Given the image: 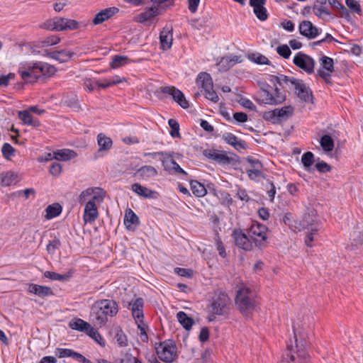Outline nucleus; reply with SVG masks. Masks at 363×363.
<instances>
[{
  "label": "nucleus",
  "instance_id": "obj_63",
  "mask_svg": "<svg viewBox=\"0 0 363 363\" xmlns=\"http://www.w3.org/2000/svg\"><path fill=\"white\" fill-rule=\"evenodd\" d=\"M216 249H217V250L218 252L219 255L222 258H225L227 256V253L225 252V249L224 245H223L222 240L220 239L219 237H218L216 239Z\"/></svg>",
  "mask_w": 363,
  "mask_h": 363
},
{
  "label": "nucleus",
  "instance_id": "obj_11",
  "mask_svg": "<svg viewBox=\"0 0 363 363\" xmlns=\"http://www.w3.org/2000/svg\"><path fill=\"white\" fill-rule=\"evenodd\" d=\"M316 211L312 208H308L307 211L304 213L301 218L296 220L295 228L301 231L310 226L315 225L316 222Z\"/></svg>",
  "mask_w": 363,
  "mask_h": 363
},
{
  "label": "nucleus",
  "instance_id": "obj_45",
  "mask_svg": "<svg viewBox=\"0 0 363 363\" xmlns=\"http://www.w3.org/2000/svg\"><path fill=\"white\" fill-rule=\"evenodd\" d=\"M253 12L256 17L261 21H264L268 18V13L264 5L253 8Z\"/></svg>",
  "mask_w": 363,
  "mask_h": 363
},
{
  "label": "nucleus",
  "instance_id": "obj_12",
  "mask_svg": "<svg viewBox=\"0 0 363 363\" xmlns=\"http://www.w3.org/2000/svg\"><path fill=\"white\" fill-rule=\"evenodd\" d=\"M232 237L236 246L243 249L246 251H250L252 249V242L245 233L240 229H234L232 233Z\"/></svg>",
  "mask_w": 363,
  "mask_h": 363
},
{
  "label": "nucleus",
  "instance_id": "obj_37",
  "mask_svg": "<svg viewBox=\"0 0 363 363\" xmlns=\"http://www.w3.org/2000/svg\"><path fill=\"white\" fill-rule=\"evenodd\" d=\"M320 62L321 67L319 69H323L326 72H333L335 71L334 69V62L333 59L331 57H329L328 56L323 55L320 58Z\"/></svg>",
  "mask_w": 363,
  "mask_h": 363
},
{
  "label": "nucleus",
  "instance_id": "obj_18",
  "mask_svg": "<svg viewBox=\"0 0 363 363\" xmlns=\"http://www.w3.org/2000/svg\"><path fill=\"white\" fill-rule=\"evenodd\" d=\"M118 11L119 9L114 6L103 9L95 15L94 18L92 19V23L95 26L99 25L111 18Z\"/></svg>",
  "mask_w": 363,
  "mask_h": 363
},
{
  "label": "nucleus",
  "instance_id": "obj_14",
  "mask_svg": "<svg viewBox=\"0 0 363 363\" xmlns=\"http://www.w3.org/2000/svg\"><path fill=\"white\" fill-rule=\"evenodd\" d=\"M280 363H308V356L303 350H298L294 354L287 352L283 356Z\"/></svg>",
  "mask_w": 363,
  "mask_h": 363
},
{
  "label": "nucleus",
  "instance_id": "obj_19",
  "mask_svg": "<svg viewBox=\"0 0 363 363\" xmlns=\"http://www.w3.org/2000/svg\"><path fill=\"white\" fill-rule=\"evenodd\" d=\"M27 291L29 294H35L40 298L52 296L53 291L52 289L46 286H40L35 284H29Z\"/></svg>",
  "mask_w": 363,
  "mask_h": 363
},
{
  "label": "nucleus",
  "instance_id": "obj_61",
  "mask_svg": "<svg viewBox=\"0 0 363 363\" xmlns=\"http://www.w3.org/2000/svg\"><path fill=\"white\" fill-rule=\"evenodd\" d=\"M204 92L205 97L211 101L213 103H217L219 100V97L216 92L213 90V88H211V89H208Z\"/></svg>",
  "mask_w": 363,
  "mask_h": 363
},
{
  "label": "nucleus",
  "instance_id": "obj_52",
  "mask_svg": "<svg viewBox=\"0 0 363 363\" xmlns=\"http://www.w3.org/2000/svg\"><path fill=\"white\" fill-rule=\"evenodd\" d=\"M60 42V38L56 35H52L46 37L43 41H41L42 46H50L54 45Z\"/></svg>",
  "mask_w": 363,
  "mask_h": 363
},
{
  "label": "nucleus",
  "instance_id": "obj_24",
  "mask_svg": "<svg viewBox=\"0 0 363 363\" xmlns=\"http://www.w3.org/2000/svg\"><path fill=\"white\" fill-rule=\"evenodd\" d=\"M196 84L203 91L213 88L212 77L207 72H200L198 74L196 77Z\"/></svg>",
  "mask_w": 363,
  "mask_h": 363
},
{
  "label": "nucleus",
  "instance_id": "obj_47",
  "mask_svg": "<svg viewBox=\"0 0 363 363\" xmlns=\"http://www.w3.org/2000/svg\"><path fill=\"white\" fill-rule=\"evenodd\" d=\"M60 246H61V242L60 240V238L55 237L47 245L46 250L49 254L53 255V254H55V250L59 249L60 247Z\"/></svg>",
  "mask_w": 363,
  "mask_h": 363
},
{
  "label": "nucleus",
  "instance_id": "obj_31",
  "mask_svg": "<svg viewBox=\"0 0 363 363\" xmlns=\"http://www.w3.org/2000/svg\"><path fill=\"white\" fill-rule=\"evenodd\" d=\"M53 157L57 160L67 161L72 158H74L77 154L74 151L69 149L59 150L53 152Z\"/></svg>",
  "mask_w": 363,
  "mask_h": 363
},
{
  "label": "nucleus",
  "instance_id": "obj_2",
  "mask_svg": "<svg viewBox=\"0 0 363 363\" xmlns=\"http://www.w3.org/2000/svg\"><path fill=\"white\" fill-rule=\"evenodd\" d=\"M235 303L239 311L246 318L250 316L257 306L253 291L247 286H241L237 291Z\"/></svg>",
  "mask_w": 363,
  "mask_h": 363
},
{
  "label": "nucleus",
  "instance_id": "obj_58",
  "mask_svg": "<svg viewBox=\"0 0 363 363\" xmlns=\"http://www.w3.org/2000/svg\"><path fill=\"white\" fill-rule=\"evenodd\" d=\"M18 118L22 121L23 124L28 125L31 123L33 116L28 111H20L18 112Z\"/></svg>",
  "mask_w": 363,
  "mask_h": 363
},
{
  "label": "nucleus",
  "instance_id": "obj_44",
  "mask_svg": "<svg viewBox=\"0 0 363 363\" xmlns=\"http://www.w3.org/2000/svg\"><path fill=\"white\" fill-rule=\"evenodd\" d=\"M314 14L319 18L323 19V16H331L330 11L325 7V6H318L314 4L313 6Z\"/></svg>",
  "mask_w": 363,
  "mask_h": 363
},
{
  "label": "nucleus",
  "instance_id": "obj_32",
  "mask_svg": "<svg viewBox=\"0 0 363 363\" xmlns=\"http://www.w3.org/2000/svg\"><path fill=\"white\" fill-rule=\"evenodd\" d=\"M97 143L99 146V151L108 150L112 146V140L103 133L97 135Z\"/></svg>",
  "mask_w": 363,
  "mask_h": 363
},
{
  "label": "nucleus",
  "instance_id": "obj_43",
  "mask_svg": "<svg viewBox=\"0 0 363 363\" xmlns=\"http://www.w3.org/2000/svg\"><path fill=\"white\" fill-rule=\"evenodd\" d=\"M262 117L265 121L271 122L272 123L274 124L280 123L276 109L269 111H264V113H262Z\"/></svg>",
  "mask_w": 363,
  "mask_h": 363
},
{
  "label": "nucleus",
  "instance_id": "obj_46",
  "mask_svg": "<svg viewBox=\"0 0 363 363\" xmlns=\"http://www.w3.org/2000/svg\"><path fill=\"white\" fill-rule=\"evenodd\" d=\"M89 337L94 339L96 342H98L101 345H105V342L100 335V333L94 328L91 325H90L89 328L86 333Z\"/></svg>",
  "mask_w": 363,
  "mask_h": 363
},
{
  "label": "nucleus",
  "instance_id": "obj_5",
  "mask_svg": "<svg viewBox=\"0 0 363 363\" xmlns=\"http://www.w3.org/2000/svg\"><path fill=\"white\" fill-rule=\"evenodd\" d=\"M269 85L267 84H263L261 87L260 96L264 104L277 105L283 103L286 100V94L281 92L277 87L274 89V94H272L269 91Z\"/></svg>",
  "mask_w": 363,
  "mask_h": 363
},
{
  "label": "nucleus",
  "instance_id": "obj_62",
  "mask_svg": "<svg viewBox=\"0 0 363 363\" xmlns=\"http://www.w3.org/2000/svg\"><path fill=\"white\" fill-rule=\"evenodd\" d=\"M72 350L67 348H57L55 354L59 358L70 357L72 356Z\"/></svg>",
  "mask_w": 363,
  "mask_h": 363
},
{
  "label": "nucleus",
  "instance_id": "obj_51",
  "mask_svg": "<svg viewBox=\"0 0 363 363\" xmlns=\"http://www.w3.org/2000/svg\"><path fill=\"white\" fill-rule=\"evenodd\" d=\"M15 151L16 150L7 143H4L1 148L2 155L7 160L14 156Z\"/></svg>",
  "mask_w": 363,
  "mask_h": 363
},
{
  "label": "nucleus",
  "instance_id": "obj_39",
  "mask_svg": "<svg viewBox=\"0 0 363 363\" xmlns=\"http://www.w3.org/2000/svg\"><path fill=\"white\" fill-rule=\"evenodd\" d=\"M320 144L325 152H330L334 148V140L329 135H324L320 138Z\"/></svg>",
  "mask_w": 363,
  "mask_h": 363
},
{
  "label": "nucleus",
  "instance_id": "obj_15",
  "mask_svg": "<svg viewBox=\"0 0 363 363\" xmlns=\"http://www.w3.org/2000/svg\"><path fill=\"white\" fill-rule=\"evenodd\" d=\"M97 196H93L91 199L87 202L84 208L83 219L85 223H93L98 218V211L95 201Z\"/></svg>",
  "mask_w": 363,
  "mask_h": 363
},
{
  "label": "nucleus",
  "instance_id": "obj_59",
  "mask_svg": "<svg viewBox=\"0 0 363 363\" xmlns=\"http://www.w3.org/2000/svg\"><path fill=\"white\" fill-rule=\"evenodd\" d=\"M55 30L63 31L65 30L66 18L56 17L55 18Z\"/></svg>",
  "mask_w": 363,
  "mask_h": 363
},
{
  "label": "nucleus",
  "instance_id": "obj_64",
  "mask_svg": "<svg viewBox=\"0 0 363 363\" xmlns=\"http://www.w3.org/2000/svg\"><path fill=\"white\" fill-rule=\"evenodd\" d=\"M15 74L13 73H9L7 75L0 76V87H6L9 84L11 79H13Z\"/></svg>",
  "mask_w": 363,
  "mask_h": 363
},
{
  "label": "nucleus",
  "instance_id": "obj_33",
  "mask_svg": "<svg viewBox=\"0 0 363 363\" xmlns=\"http://www.w3.org/2000/svg\"><path fill=\"white\" fill-rule=\"evenodd\" d=\"M46 215L45 218L47 219H52L58 216L62 212V206L57 203H55L51 205H49L46 208Z\"/></svg>",
  "mask_w": 363,
  "mask_h": 363
},
{
  "label": "nucleus",
  "instance_id": "obj_4",
  "mask_svg": "<svg viewBox=\"0 0 363 363\" xmlns=\"http://www.w3.org/2000/svg\"><path fill=\"white\" fill-rule=\"evenodd\" d=\"M267 230V228L261 223H256L250 226L248 231L249 237L257 247L262 248L265 246Z\"/></svg>",
  "mask_w": 363,
  "mask_h": 363
},
{
  "label": "nucleus",
  "instance_id": "obj_49",
  "mask_svg": "<svg viewBox=\"0 0 363 363\" xmlns=\"http://www.w3.org/2000/svg\"><path fill=\"white\" fill-rule=\"evenodd\" d=\"M168 124L171 128L170 135L172 138H179V124L178 122L175 119L170 118L168 121Z\"/></svg>",
  "mask_w": 363,
  "mask_h": 363
},
{
  "label": "nucleus",
  "instance_id": "obj_28",
  "mask_svg": "<svg viewBox=\"0 0 363 363\" xmlns=\"http://www.w3.org/2000/svg\"><path fill=\"white\" fill-rule=\"evenodd\" d=\"M131 189L135 194L146 199L153 198V194H156L155 191H152L138 183L132 184Z\"/></svg>",
  "mask_w": 363,
  "mask_h": 363
},
{
  "label": "nucleus",
  "instance_id": "obj_60",
  "mask_svg": "<svg viewBox=\"0 0 363 363\" xmlns=\"http://www.w3.org/2000/svg\"><path fill=\"white\" fill-rule=\"evenodd\" d=\"M363 243V232L354 231L352 234V245L359 246Z\"/></svg>",
  "mask_w": 363,
  "mask_h": 363
},
{
  "label": "nucleus",
  "instance_id": "obj_57",
  "mask_svg": "<svg viewBox=\"0 0 363 363\" xmlns=\"http://www.w3.org/2000/svg\"><path fill=\"white\" fill-rule=\"evenodd\" d=\"M120 363H142L137 357L133 356L131 354L126 352L124 354L121 360Z\"/></svg>",
  "mask_w": 363,
  "mask_h": 363
},
{
  "label": "nucleus",
  "instance_id": "obj_48",
  "mask_svg": "<svg viewBox=\"0 0 363 363\" xmlns=\"http://www.w3.org/2000/svg\"><path fill=\"white\" fill-rule=\"evenodd\" d=\"M301 162L306 169H308L314 162V155L311 152H306L301 157Z\"/></svg>",
  "mask_w": 363,
  "mask_h": 363
},
{
  "label": "nucleus",
  "instance_id": "obj_30",
  "mask_svg": "<svg viewBox=\"0 0 363 363\" xmlns=\"http://www.w3.org/2000/svg\"><path fill=\"white\" fill-rule=\"evenodd\" d=\"M177 318L179 323L186 330H189L194 323V319L189 317L187 314L184 311L178 312L177 314Z\"/></svg>",
  "mask_w": 363,
  "mask_h": 363
},
{
  "label": "nucleus",
  "instance_id": "obj_6",
  "mask_svg": "<svg viewBox=\"0 0 363 363\" xmlns=\"http://www.w3.org/2000/svg\"><path fill=\"white\" fill-rule=\"evenodd\" d=\"M158 357L163 362H172L176 357V345L172 340L159 343L156 347Z\"/></svg>",
  "mask_w": 363,
  "mask_h": 363
},
{
  "label": "nucleus",
  "instance_id": "obj_10",
  "mask_svg": "<svg viewBox=\"0 0 363 363\" xmlns=\"http://www.w3.org/2000/svg\"><path fill=\"white\" fill-rule=\"evenodd\" d=\"M160 91L166 95L171 96L182 108H187L189 106L188 101L184 94L177 88L172 86L160 87Z\"/></svg>",
  "mask_w": 363,
  "mask_h": 363
},
{
  "label": "nucleus",
  "instance_id": "obj_55",
  "mask_svg": "<svg viewBox=\"0 0 363 363\" xmlns=\"http://www.w3.org/2000/svg\"><path fill=\"white\" fill-rule=\"evenodd\" d=\"M347 6L354 13L359 14L362 11L360 4L355 0H345Z\"/></svg>",
  "mask_w": 363,
  "mask_h": 363
},
{
  "label": "nucleus",
  "instance_id": "obj_9",
  "mask_svg": "<svg viewBox=\"0 0 363 363\" xmlns=\"http://www.w3.org/2000/svg\"><path fill=\"white\" fill-rule=\"evenodd\" d=\"M294 64L298 68L304 70L308 74H312L314 72L315 60L309 55L298 52L293 60Z\"/></svg>",
  "mask_w": 363,
  "mask_h": 363
},
{
  "label": "nucleus",
  "instance_id": "obj_27",
  "mask_svg": "<svg viewBox=\"0 0 363 363\" xmlns=\"http://www.w3.org/2000/svg\"><path fill=\"white\" fill-rule=\"evenodd\" d=\"M130 310L135 320L144 318L143 306L144 301L142 298H136L133 302L130 303Z\"/></svg>",
  "mask_w": 363,
  "mask_h": 363
},
{
  "label": "nucleus",
  "instance_id": "obj_34",
  "mask_svg": "<svg viewBox=\"0 0 363 363\" xmlns=\"http://www.w3.org/2000/svg\"><path fill=\"white\" fill-rule=\"evenodd\" d=\"M190 185L191 189L194 196L197 197H203L206 194L207 190L201 183L194 180L191 181Z\"/></svg>",
  "mask_w": 363,
  "mask_h": 363
},
{
  "label": "nucleus",
  "instance_id": "obj_20",
  "mask_svg": "<svg viewBox=\"0 0 363 363\" xmlns=\"http://www.w3.org/2000/svg\"><path fill=\"white\" fill-rule=\"evenodd\" d=\"M45 55L53 60H55L60 63L68 62L74 55L73 52H70L66 50H62L59 51H48L45 50Z\"/></svg>",
  "mask_w": 363,
  "mask_h": 363
},
{
  "label": "nucleus",
  "instance_id": "obj_42",
  "mask_svg": "<svg viewBox=\"0 0 363 363\" xmlns=\"http://www.w3.org/2000/svg\"><path fill=\"white\" fill-rule=\"evenodd\" d=\"M318 229L317 228H311V230L306 234L305 238V243L308 247H313V242L316 241L318 240Z\"/></svg>",
  "mask_w": 363,
  "mask_h": 363
},
{
  "label": "nucleus",
  "instance_id": "obj_1",
  "mask_svg": "<svg viewBox=\"0 0 363 363\" xmlns=\"http://www.w3.org/2000/svg\"><path fill=\"white\" fill-rule=\"evenodd\" d=\"M118 306L113 299H101L94 302L91 308V320L100 327L108 322V316L113 317L117 314Z\"/></svg>",
  "mask_w": 363,
  "mask_h": 363
},
{
  "label": "nucleus",
  "instance_id": "obj_41",
  "mask_svg": "<svg viewBox=\"0 0 363 363\" xmlns=\"http://www.w3.org/2000/svg\"><path fill=\"white\" fill-rule=\"evenodd\" d=\"M277 113L279 121L286 119L289 116H291L294 111V108L291 106H284L281 108H276Z\"/></svg>",
  "mask_w": 363,
  "mask_h": 363
},
{
  "label": "nucleus",
  "instance_id": "obj_50",
  "mask_svg": "<svg viewBox=\"0 0 363 363\" xmlns=\"http://www.w3.org/2000/svg\"><path fill=\"white\" fill-rule=\"evenodd\" d=\"M230 59L228 56L222 57L220 60L216 64L218 69L220 72H226L230 67H232V65H230Z\"/></svg>",
  "mask_w": 363,
  "mask_h": 363
},
{
  "label": "nucleus",
  "instance_id": "obj_25",
  "mask_svg": "<svg viewBox=\"0 0 363 363\" xmlns=\"http://www.w3.org/2000/svg\"><path fill=\"white\" fill-rule=\"evenodd\" d=\"M159 15V9L155 6H151L135 16V21L144 23Z\"/></svg>",
  "mask_w": 363,
  "mask_h": 363
},
{
  "label": "nucleus",
  "instance_id": "obj_53",
  "mask_svg": "<svg viewBox=\"0 0 363 363\" xmlns=\"http://www.w3.org/2000/svg\"><path fill=\"white\" fill-rule=\"evenodd\" d=\"M17 176L12 172H7L1 179L4 186H10L16 182Z\"/></svg>",
  "mask_w": 363,
  "mask_h": 363
},
{
  "label": "nucleus",
  "instance_id": "obj_36",
  "mask_svg": "<svg viewBox=\"0 0 363 363\" xmlns=\"http://www.w3.org/2000/svg\"><path fill=\"white\" fill-rule=\"evenodd\" d=\"M114 339L116 340L120 347H125L128 345V338L123 330L120 327H117L113 330Z\"/></svg>",
  "mask_w": 363,
  "mask_h": 363
},
{
  "label": "nucleus",
  "instance_id": "obj_3",
  "mask_svg": "<svg viewBox=\"0 0 363 363\" xmlns=\"http://www.w3.org/2000/svg\"><path fill=\"white\" fill-rule=\"evenodd\" d=\"M230 303V298L228 295L225 292L220 291L211 300V312L213 315H224L228 312Z\"/></svg>",
  "mask_w": 363,
  "mask_h": 363
},
{
  "label": "nucleus",
  "instance_id": "obj_7",
  "mask_svg": "<svg viewBox=\"0 0 363 363\" xmlns=\"http://www.w3.org/2000/svg\"><path fill=\"white\" fill-rule=\"evenodd\" d=\"M37 71L35 62H26L21 64L18 73L26 83H35L38 80Z\"/></svg>",
  "mask_w": 363,
  "mask_h": 363
},
{
  "label": "nucleus",
  "instance_id": "obj_17",
  "mask_svg": "<svg viewBox=\"0 0 363 363\" xmlns=\"http://www.w3.org/2000/svg\"><path fill=\"white\" fill-rule=\"evenodd\" d=\"M160 48L163 50H169L173 42V28L166 26L160 33Z\"/></svg>",
  "mask_w": 363,
  "mask_h": 363
},
{
  "label": "nucleus",
  "instance_id": "obj_26",
  "mask_svg": "<svg viewBox=\"0 0 363 363\" xmlns=\"http://www.w3.org/2000/svg\"><path fill=\"white\" fill-rule=\"evenodd\" d=\"M157 174V169L150 165L141 167L135 173V177L139 179H146L147 178L154 177Z\"/></svg>",
  "mask_w": 363,
  "mask_h": 363
},
{
  "label": "nucleus",
  "instance_id": "obj_22",
  "mask_svg": "<svg viewBox=\"0 0 363 363\" xmlns=\"http://www.w3.org/2000/svg\"><path fill=\"white\" fill-rule=\"evenodd\" d=\"M35 65H37V72H38V79L49 77L52 75H54L56 72V68L50 65L46 62L37 61L35 62Z\"/></svg>",
  "mask_w": 363,
  "mask_h": 363
},
{
  "label": "nucleus",
  "instance_id": "obj_8",
  "mask_svg": "<svg viewBox=\"0 0 363 363\" xmlns=\"http://www.w3.org/2000/svg\"><path fill=\"white\" fill-rule=\"evenodd\" d=\"M291 89H293L295 94L302 101L306 103H313V92L309 86H306V84L303 82V80L298 79H294L292 81Z\"/></svg>",
  "mask_w": 363,
  "mask_h": 363
},
{
  "label": "nucleus",
  "instance_id": "obj_38",
  "mask_svg": "<svg viewBox=\"0 0 363 363\" xmlns=\"http://www.w3.org/2000/svg\"><path fill=\"white\" fill-rule=\"evenodd\" d=\"M247 57L250 61L257 65H271L268 58L259 52L249 54Z\"/></svg>",
  "mask_w": 363,
  "mask_h": 363
},
{
  "label": "nucleus",
  "instance_id": "obj_21",
  "mask_svg": "<svg viewBox=\"0 0 363 363\" xmlns=\"http://www.w3.org/2000/svg\"><path fill=\"white\" fill-rule=\"evenodd\" d=\"M222 139L228 145L233 146L236 150H245L247 148L246 143L244 140L238 139L231 133H225L223 135Z\"/></svg>",
  "mask_w": 363,
  "mask_h": 363
},
{
  "label": "nucleus",
  "instance_id": "obj_23",
  "mask_svg": "<svg viewBox=\"0 0 363 363\" xmlns=\"http://www.w3.org/2000/svg\"><path fill=\"white\" fill-rule=\"evenodd\" d=\"M140 224L139 218L135 212L128 208L125 211L124 217V225L129 230H134L135 227Z\"/></svg>",
  "mask_w": 363,
  "mask_h": 363
},
{
  "label": "nucleus",
  "instance_id": "obj_40",
  "mask_svg": "<svg viewBox=\"0 0 363 363\" xmlns=\"http://www.w3.org/2000/svg\"><path fill=\"white\" fill-rule=\"evenodd\" d=\"M130 62V59L126 56L115 55L111 62V67L113 69L120 67Z\"/></svg>",
  "mask_w": 363,
  "mask_h": 363
},
{
  "label": "nucleus",
  "instance_id": "obj_54",
  "mask_svg": "<svg viewBox=\"0 0 363 363\" xmlns=\"http://www.w3.org/2000/svg\"><path fill=\"white\" fill-rule=\"evenodd\" d=\"M277 53L285 59L289 58L291 51L287 45H282L277 48Z\"/></svg>",
  "mask_w": 363,
  "mask_h": 363
},
{
  "label": "nucleus",
  "instance_id": "obj_56",
  "mask_svg": "<svg viewBox=\"0 0 363 363\" xmlns=\"http://www.w3.org/2000/svg\"><path fill=\"white\" fill-rule=\"evenodd\" d=\"M174 272L180 277L191 278L193 276L194 271L191 269L176 267Z\"/></svg>",
  "mask_w": 363,
  "mask_h": 363
},
{
  "label": "nucleus",
  "instance_id": "obj_16",
  "mask_svg": "<svg viewBox=\"0 0 363 363\" xmlns=\"http://www.w3.org/2000/svg\"><path fill=\"white\" fill-rule=\"evenodd\" d=\"M203 155L208 159L216 161L222 164H228L231 162L233 159L229 157L225 152L216 150L206 149L203 151Z\"/></svg>",
  "mask_w": 363,
  "mask_h": 363
},
{
  "label": "nucleus",
  "instance_id": "obj_35",
  "mask_svg": "<svg viewBox=\"0 0 363 363\" xmlns=\"http://www.w3.org/2000/svg\"><path fill=\"white\" fill-rule=\"evenodd\" d=\"M44 276L51 280H57L61 281H65L70 279L72 276V273L69 272L64 274H60L54 272L46 271L44 273Z\"/></svg>",
  "mask_w": 363,
  "mask_h": 363
},
{
  "label": "nucleus",
  "instance_id": "obj_29",
  "mask_svg": "<svg viewBox=\"0 0 363 363\" xmlns=\"http://www.w3.org/2000/svg\"><path fill=\"white\" fill-rule=\"evenodd\" d=\"M90 324L81 318H74L69 323V326L72 329L84 333H86L90 327Z\"/></svg>",
  "mask_w": 363,
  "mask_h": 363
},
{
  "label": "nucleus",
  "instance_id": "obj_13",
  "mask_svg": "<svg viewBox=\"0 0 363 363\" xmlns=\"http://www.w3.org/2000/svg\"><path fill=\"white\" fill-rule=\"evenodd\" d=\"M298 30L301 35L308 39H314L321 33V29L318 28L310 21H302L299 23Z\"/></svg>",
  "mask_w": 363,
  "mask_h": 363
}]
</instances>
